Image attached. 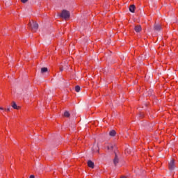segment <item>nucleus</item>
Returning <instances> with one entry per match:
<instances>
[{"mask_svg": "<svg viewBox=\"0 0 178 178\" xmlns=\"http://www.w3.org/2000/svg\"><path fill=\"white\" fill-rule=\"evenodd\" d=\"M29 26L31 28L32 31L34 33L38 30V24H37V22H34L33 20L29 22Z\"/></svg>", "mask_w": 178, "mask_h": 178, "instance_id": "obj_1", "label": "nucleus"}, {"mask_svg": "<svg viewBox=\"0 0 178 178\" xmlns=\"http://www.w3.org/2000/svg\"><path fill=\"white\" fill-rule=\"evenodd\" d=\"M29 178H35V177H34V175H31Z\"/></svg>", "mask_w": 178, "mask_h": 178, "instance_id": "obj_19", "label": "nucleus"}, {"mask_svg": "<svg viewBox=\"0 0 178 178\" xmlns=\"http://www.w3.org/2000/svg\"><path fill=\"white\" fill-rule=\"evenodd\" d=\"M118 163H119V159H118V157L115 156L114 159V164L118 165Z\"/></svg>", "mask_w": 178, "mask_h": 178, "instance_id": "obj_13", "label": "nucleus"}, {"mask_svg": "<svg viewBox=\"0 0 178 178\" xmlns=\"http://www.w3.org/2000/svg\"><path fill=\"white\" fill-rule=\"evenodd\" d=\"M134 30L136 33H140V31H141V26L136 25L134 28Z\"/></svg>", "mask_w": 178, "mask_h": 178, "instance_id": "obj_8", "label": "nucleus"}, {"mask_svg": "<svg viewBox=\"0 0 178 178\" xmlns=\"http://www.w3.org/2000/svg\"><path fill=\"white\" fill-rule=\"evenodd\" d=\"M0 111H3V112H10V108H3V107H0Z\"/></svg>", "mask_w": 178, "mask_h": 178, "instance_id": "obj_11", "label": "nucleus"}, {"mask_svg": "<svg viewBox=\"0 0 178 178\" xmlns=\"http://www.w3.org/2000/svg\"><path fill=\"white\" fill-rule=\"evenodd\" d=\"M29 0H21V2H22V3H26Z\"/></svg>", "mask_w": 178, "mask_h": 178, "instance_id": "obj_18", "label": "nucleus"}, {"mask_svg": "<svg viewBox=\"0 0 178 178\" xmlns=\"http://www.w3.org/2000/svg\"><path fill=\"white\" fill-rule=\"evenodd\" d=\"M109 136H111V137H115L116 136V131L115 130H111L109 132Z\"/></svg>", "mask_w": 178, "mask_h": 178, "instance_id": "obj_9", "label": "nucleus"}, {"mask_svg": "<svg viewBox=\"0 0 178 178\" xmlns=\"http://www.w3.org/2000/svg\"><path fill=\"white\" fill-rule=\"evenodd\" d=\"M60 17L65 19H69L70 17V13L66 10H63L60 13Z\"/></svg>", "mask_w": 178, "mask_h": 178, "instance_id": "obj_2", "label": "nucleus"}, {"mask_svg": "<svg viewBox=\"0 0 178 178\" xmlns=\"http://www.w3.org/2000/svg\"><path fill=\"white\" fill-rule=\"evenodd\" d=\"M120 178H127V177L122 176Z\"/></svg>", "mask_w": 178, "mask_h": 178, "instance_id": "obj_20", "label": "nucleus"}, {"mask_svg": "<svg viewBox=\"0 0 178 178\" xmlns=\"http://www.w3.org/2000/svg\"><path fill=\"white\" fill-rule=\"evenodd\" d=\"M94 148L96 149V151L94 150V152H98V154H99V147L98 146H94L93 149H94Z\"/></svg>", "mask_w": 178, "mask_h": 178, "instance_id": "obj_14", "label": "nucleus"}, {"mask_svg": "<svg viewBox=\"0 0 178 178\" xmlns=\"http://www.w3.org/2000/svg\"><path fill=\"white\" fill-rule=\"evenodd\" d=\"M107 149L108 152H115L116 145L115 144H110L108 145Z\"/></svg>", "mask_w": 178, "mask_h": 178, "instance_id": "obj_3", "label": "nucleus"}, {"mask_svg": "<svg viewBox=\"0 0 178 178\" xmlns=\"http://www.w3.org/2000/svg\"><path fill=\"white\" fill-rule=\"evenodd\" d=\"M161 29L162 26L161 25H154V30H156V31H160Z\"/></svg>", "mask_w": 178, "mask_h": 178, "instance_id": "obj_10", "label": "nucleus"}, {"mask_svg": "<svg viewBox=\"0 0 178 178\" xmlns=\"http://www.w3.org/2000/svg\"><path fill=\"white\" fill-rule=\"evenodd\" d=\"M88 166L89 168H91V169H94V166H95L94 162H92V161L89 160V161H88Z\"/></svg>", "mask_w": 178, "mask_h": 178, "instance_id": "obj_6", "label": "nucleus"}, {"mask_svg": "<svg viewBox=\"0 0 178 178\" xmlns=\"http://www.w3.org/2000/svg\"><path fill=\"white\" fill-rule=\"evenodd\" d=\"M47 72H48V68L47 67L41 68V73H47Z\"/></svg>", "mask_w": 178, "mask_h": 178, "instance_id": "obj_12", "label": "nucleus"}, {"mask_svg": "<svg viewBox=\"0 0 178 178\" xmlns=\"http://www.w3.org/2000/svg\"><path fill=\"white\" fill-rule=\"evenodd\" d=\"M168 168L170 170H173V169H175V161L173 159L169 163Z\"/></svg>", "mask_w": 178, "mask_h": 178, "instance_id": "obj_4", "label": "nucleus"}, {"mask_svg": "<svg viewBox=\"0 0 178 178\" xmlns=\"http://www.w3.org/2000/svg\"><path fill=\"white\" fill-rule=\"evenodd\" d=\"M129 10L131 12V13H134V12H136V6L131 5L129 6Z\"/></svg>", "mask_w": 178, "mask_h": 178, "instance_id": "obj_7", "label": "nucleus"}, {"mask_svg": "<svg viewBox=\"0 0 178 178\" xmlns=\"http://www.w3.org/2000/svg\"><path fill=\"white\" fill-rule=\"evenodd\" d=\"M64 116H65V118H69V117L70 116V113L68 111H65V112L64 113Z\"/></svg>", "mask_w": 178, "mask_h": 178, "instance_id": "obj_16", "label": "nucleus"}, {"mask_svg": "<svg viewBox=\"0 0 178 178\" xmlns=\"http://www.w3.org/2000/svg\"><path fill=\"white\" fill-rule=\"evenodd\" d=\"M139 116L141 118V119H143V118H144V113H140Z\"/></svg>", "mask_w": 178, "mask_h": 178, "instance_id": "obj_17", "label": "nucleus"}, {"mask_svg": "<svg viewBox=\"0 0 178 178\" xmlns=\"http://www.w3.org/2000/svg\"><path fill=\"white\" fill-rule=\"evenodd\" d=\"M11 106L12 108H13V109H17V110L20 109V106H17V104H16V102H13L11 103Z\"/></svg>", "mask_w": 178, "mask_h": 178, "instance_id": "obj_5", "label": "nucleus"}, {"mask_svg": "<svg viewBox=\"0 0 178 178\" xmlns=\"http://www.w3.org/2000/svg\"><path fill=\"white\" fill-rule=\"evenodd\" d=\"M80 90H81L80 86H76L75 87V91H76V92H80Z\"/></svg>", "mask_w": 178, "mask_h": 178, "instance_id": "obj_15", "label": "nucleus"}]
</instances>
